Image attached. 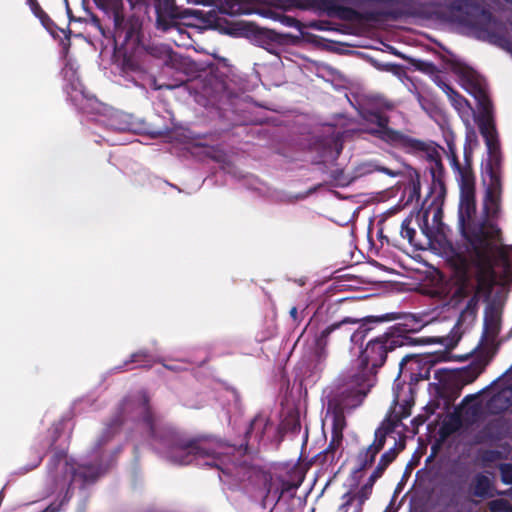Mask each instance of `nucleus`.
Wrapping results in <instances>:
<instances>
[{
  "instance_id": "1",
  "label": "nucleus",
  "mask_w": 512,
  "mask_h": 512,
  "mask_svg": "<svg viewBox=\"0 0 512 512\" xmlns=\"http://www.w3.org/2000/svg\"><path fill=\"white\" fill-rule=\"evenodd\" d=\"M474 183L468 175L461 173L458 224L461 234L471 249V258L479 267L489 265L496 250V239L500 229L489 221L476 224Z\"/></svg>"
},
{
  "instance_id": "2",
  "label": "nucleus",
  "mask_w": 512,
  "mask_h": 512,
  "mask_svg": "<svg viewBox=\"0 0 512 512\" xmlns=\"http://www.w3.org/2000/svg\"><path fill=\"white\" fill-rule=\"evenodd\" d=\"M451 18L467 27L477 39L488 41L512 51V33L507 26L495 20L491 13L474 0H445Z\"/></svg>"
},
{
  "instance_id": "3",
  "label": "nucleus",
  "mask_w": 512,
  "mask_h": 512,
  "mask_svg": "<svg viewBox=\"0 0 512 512\" xmlns=\"http://www.w3.org/2000/svg\"><path fill=\"white\" fill-rule=\"evenodd\" d=\"M371 379L365 375L356 377L344 384H338L327 394V417L332 421V438L325 454L334 453L343 439L346 427L345 413L360 406L370 391Z\"/></svg>"
},
{
  "instance_id": "4",
  "label": "nucleus",
  "mask_w": 512,
  "mask_h": 512,
  "mask_svg": "<svg viewBox=\"0 0 512 512\" xmlns=\"http://www.w3.org/2000/svg\"><path fill=\"white\" fill-rule=\"evenodd\" d=\"M456 73L465 90L474 96L478 102L481 111L476 118V123L489 153L494 155L498 152L499 143L492 116V104L487 95L484 81L476 71L469 67L459 66L456 68Z\"/></svg>"
},
{
  "instance_id": "5",
  "label": "nucleus",
  "mask_w": 512,
  "mask_h": 512,
  "mask_svg": "<svg viewBox=\"0 0 512 512\" xmlns=\"http://www.w3.org/2000/svg\"><path fill=\"white\" fill-rule=\"evenodd\" d=\"M403 331V329L395 327L383 335L370 340L360 356L361 362L365 366V371L353 375L349 379L344 380L341 384L365 375L367 378L371 379L372 387L374 377L371 372L385 363L388 352L393 351L397 347L410 345L412 343L409 336L402 334Z\"/></svg>"
},
{
  "instance_id": "6",
  "label": "nucleus",
  "mask_w": 512,
  "mask_h": 512,
  "mask_svg": "<svg viewBox=\"0 0 512 512\" xmlns=\"http://www.w3.org/2000/svg\"><path fill=\"white\" fill-rule=\"evenodd\" d=\"M370 318H352L345 317L341 321L335 322L316 337V349L320 354H324L329 344H341L350 341L353 344H361L370 328L368 323Z\"/></svg>"
},
{
  "instance_id": "7",
  "label": "nucleus",
  "mask_w": 512,
  "mask_h": 512,
  "mask_svg": "<svg viewBox=\"0 0 512 512\" xmlns=\"http://www.w3.org/2000/svg\"><path fill=\"white\" fill-rule=\"evenodd\" d=\"M225 447L211 440H191L179 441L172 445L167 452V458L173 463L187 465L194 461L211 458L212 461H205L206 465H217L218 460L223 454Z\"/></svg>"
},
{
  "instance_id": "8",
  "label": "nucleus",
  "mask_w": 512,
  "mask_h": 512,
  "mask_svg": "<svg viewBox=\"0 0 512 512\" xmlns=\"http://www.w3.org/2000/svg\"><path fill=\"white\" fill-rule=\"evenodd\" d=\"M480 279L477 284L470 282L467 272L464 271L461 284L455 290L452 301L459 304L462 300H466L464 308L461 310L455 329L461 333L469 329L476 320L479 301H480Z\"/></svg>"
},
{
  "instance_id": "9",
  "label": "nucleus",
  "mask_w": 512,
  "mask_h": 512,
  "mask_svg": "<svg viewBox=\"0 0 512 512\" xmlns=\"http://www.w3.org/2000/svg\"><path fill=\"white\" fill-rule=\"evenodd\" d=\"M374 121L377 123V128L372 130L371 133L398 148L405 149L407 152H427L429 156H432L428 150L429 147L425 142L411 138L399 131L393 130L387 126L388 120L386 117L375 114L372 116Z\"/></svg>"
},
{
  "instance_id": "10",
  "label": "nucleus",
  "mask_w": 512,
  "mask_h": 512,
  "mask_svg": "<svg viewBox=\"0 0 512 512\" xmlns=\"http://www.w3.org/2000/svg\"><path fill=\"white\" fill-rule=\"evenodd\" d=\"M433 366L430 355H406L399 363L400 374L409 375L411 380H428Z\"/></svg>"
},
{
  "instance_id": "11",
  "label": "nucleus",
  "mask_w": 512,
  "mask_h": 512,
  "mask_svg": "<svg viewBox=\"0 0 512 512\" xmlns=\"http://www.w3.org/2000/svg\"><path fill=\"white\" fill-rule=\"evenodd\" d=\"M156 11V27L162 31L174 28L178 20L185 17L182 10L176 6L175 0H154Z\"/></svg>"
},
{
  "instance_id": "12",
  "label": "nucleus",
  "mask_w": 512,
  "mask_h": 512,
  "mask_svg": "<svg viewBox=\"0 0 512 512\" xmlns=\"http://www.w3.org/2000/svg\"><path fill=\"white\" fill-rule=\"evenodd\" d=\"M145 51L148 56L157 60L163 66L173 69L180 67V56L169 45L150 44L145 47Z\"/></svg>"
},
{
  "instance_id": "13",
  "label": "nucleus",
  "mask_w": 512,
  "mask_h": 512,
  "mask_svg": "<svg viewBox=\"0 0 512 512\" xmlns=\"http://www.w3.org/2000/svg\"><path fill=\"white\" fill-rule=\"evenodd\" d=\"M500 182L496 177L491 178V185L487 189L486 196L484 199V211L487 216V220L490 223L492 219L497 218L500 211Z\"/></svg>"
},
{
  "instance_id": "14",
  "label": "nucleus",
  "mask_w": 512,
  "mask_h": 512,
  "mask_svg": "<svg viewBox=\"0 0 512 512\" xmlns=\"http://www.w3.org/2000/svg\"><path fill=\"white\" fill-rule=\"evenodd\" d=\"M386 435L385 429H376L374 442L358 455L359 470H364L374 462L376 455L385 445Z\"/></svg>"
},
{
  "instance_id": "15",
  "label": "nucleus",
  "mask_w": 512,
  "mask_h": 512,
  "mask_svg": "<svg viewBox=\"0 0 512 512\" xmlns=\"http://www.w3.org/2000/svg\"><path fill=\"white\" fill-rule=\"evenodd\" d=\"M99 5L113 10L114 34L115 37H122L127 40L132 36V30L126 29L124 24V16L120 12L122 0H95Z\"/></svg>"
},
{
  "instance_id": "16",
  "label": "nucleus",
  "mask_w": 512,
  "mask_h": 512,
  "mask_svg": "<svg viewBox=\"0 0 512 512\" xmlns=\"http://www.w3.org/2000/svg\"><path fill=\"white\" fill-rule=\"evenodd\" d=\"M512 405V387H505L493 395L487 403L488 410L493 414H499Z\"/></svg>"
},
{
  "instance_id": "17",
  "label": "nucleus",
  "mask_w": 512,
  "mask_h": 512,
  "mask_svg": "<svg viewBox=\"0 0 512 512\" xmlns=\"http://www.w3.org/2000/svg\"><path fill=\"white\" fill-rule=\"evenodd\" d=\"M500 331V318L498 312L491 309L485 312L483 337L494 340Z\"/></svg>"
},
{
  "instance_id": "18",
  "label": "nucleus",
  "mask_w": 512,
  "mask_h": 512,
  "mask_svg": "<svg viewBox=\"0 0 512 512\" xmlns=\"http://www.w3.org/2000/svg\"><path fill=\"white\" fill-rule=\"evenodd\" d=\"M103 472L102 468L93 465H79L76 469L71 468L72 479L75 480L79 477L84 483L95 481Z\"/></svg>"
},
{
  "instance_id": "19",
  "label": "nucleus",
  "mask_w": 512,
  "mask_h": 512,
  "mask_svg": "<svg viewBox=\"0 0 512 512\" xmlns=\"http://www.w3.org/2000/svg\"><path fill=\"white\" fill-rule=\"evenodd\" d=\"M473 495L480 498L492 497L493 486L490 478L484 474H477L472 482Z\"/></svg>"
},
{
  "instance_id": "20",
  "label": "nucleus",
  "mask_w": 512,
  "mask_h": 512,
  "mask_svg": "<svg viewBox=\"0 0 512 512\" xmlns=\"http://www.w3.org/2000/svg\"><path fill=\"white\" fill-rule=\"evenodd\" d=\"M137 413L142 416L143 422L146 424L152 436H155V426L153 423L152 415L148 407V399L142 395L138 401Z\"/></svg>"
},
{
  "instance_id": "21",
  "label": "nucleus",
  "mask_w": 512,
  "mask_h": 512,
  "mask_svg": "<svg viewBox=\"0 0 512 512\" xmlns=\"http://www.w3.org/2000/svg\"><path fill=\"white\" fill-rule=\"evenodd\" d=\"M267 424H268L267 418H265L262 415L255 416L250 423V427L247 430L246 435L251 437L254 434L255 438L261 439L264 434V430H265V427L267 426Z\"/></svg>"
},
{
  "instance_id": "22",
  "label": "nucleus",
  "mask_w": 512,
  "mask_h": 512,
  "mask_svg": "<svg viewBox=\"0 0 512 512\" xmlns=\"http://www.w3.org/2000/svg\"><path fill=\"white\" fill-rule=\"evenodd\" d=\"M397 452L394 448L389 449L386 451L382 456L380 457L379 463L374 470L376 472V475L379 473L380 475L383 474L385 469L388 467V465L393 462V460L396 458Z\"/></svg>"
},
{
  "instance_id": "23",
  "label": "nucleus",
  "mask_w": 512,
  "mask_h": 512,
  "mask_svg": "<svg viewBox=\"0 0 512 512\" xmlns=\"http://www.w3.org/2000/svg\"><path fill=\"white\" fill-rule=\"evenodd\" d=\"M125 116L122 114H115L109 120V127L115 131H127L130 129V123L124 120Z\"/></svg>"
},
{
  "instance_id": "24",
  "label": "nucleus",
  "mask_w": 512,
  "mask_h": 512,
  "mask_svg": "<svg viewBox=\"0 0 512 512\" xmlns=\"http://www.w3.org/2000/svg\"><path fill=\"white\" fill-rule=\"evenodd\" d=\"M265 487L267 489L266 491V494L263 498V501H267L269 500L270 498L274 501V503H278L280 501V499L282 498L283 494H284V489L281 488V489H275L273 490L272 488V483H271V479H266L265 480Z\"/></svg>"
},
{
  "instance_id": "25",
  "label": "nucleus",
  "mask_w": 512,
  "mask_h": 512,
  "mask_svg": "<svg viewBox=\"0 0 512 512\" xmlns=\"http://www.w3.org/2000/svg\"><path fill=\"white\" fill-rule=\"evenodd\" d=\"M401 236L408 240L410 244L414 243V236L416 234V231L414 228L411 227V219L406 218L403 220L401 224Z\"/></svg>"
},
{
  "instance_id": "26",
  "label": "nucleus",
  "mask_w": 512,
  "mask_h": 512,
  "mask_svg": "<svg viewBox=\"0 0 512 512\" xmlns=\"http://www.w3.org/2000/svg\"><path fill=\"white\" fill-rule=\"evenodd\" d=\"M488 506L491 512H512V506L504 499L492 500Z\"/></svg>"
},
{
  "instance_id": "27",
  "label": "nucleus",
  "mask_w": 512,
  "mask_h": 512,
  "mask_svg": "<svg viewBox=\"0 0 512 512\" xmlns=\"http://www.w3.org/2000/svg\"><path fill=\"white\" fill-rule=\"evenodd\" d=\"M447 96L452 102L453 106L458 110L464 108L468 104L466 99L457 93L454 89L452 90V93L447 94Z\"/></svg>"
},
{
  "instance_id": "28",
  "label": "nucleus",
  "mask_w": 512,
  "mask_h": 512,
  "mask_svg": "<svg viewBox=\"0 0 512 512\" xmlns=\"http://www.w3.org/2000/svg\"><path fill=\"white\" fill-rule=\"evenodd\" d=\"M501 474V481L504 484H512V464H502L499 468Z\"/></svg>"
},
{
  "instance_id": "29",
  "label": "nucleus",
  "mask_w": 512,
  "mask_h": 512,
  "mask_svg": "<svg viewBox=\"0 0 512 512\" xmlns=\"http://www.w3.org/2000/svg\"><path fill=\"white\" fill-rule=\"evenodd\" d=\"M372 492V489L368 485H363L361 489L358 491V493L355 496L357 498L358 502L360 503V506L364 504V502L369 498L370 494Z\"/></svg>"
},
{
  "instance_id": "30",
  "label": "nucleus",
  "mask_w": 512,
  "mask_h": 512,
  "mask_svg": "<svg viewBox=\"0 0 512 512\" xmlns=\"http://www.w3.org/2000/svg\"><path fill=\"white\" fill-rule=\"evenodd\" d=\"M374 170L382 172V173H385L386 175H388L390 177H398V176L401 175V171L400 170L389 169L387 167H384V166H381V165H378V164H376L374 166Z\"/></svg>"
},
{
  "instance_id": "31",
  "label": "nucleus",
  "mask_w": 512,
  "mask_h": 512,
  "mask_svg": "<svg viewBox=\"0 0 512 512\" xmlns=\"http://www.w3.org/2000/svg\"><path fill=\"white\" fill-rule=\"evenodd\" d=\"M338 15L342 19L351 20L355 17L356 12L351 8L341 7L338 9Z\"/></svg>"
},
{
  "instance_id": "32",
  "label": "nucleus",
  "mask_w": 512,
  "mask_h": 512,
  "mask_svg": "<svg viewBox=\"0 0 512 512\" xmlns=\"http://www.w3.org/2000/svg\"><path fill=\"white\" fill-rule=\"evenodd\" d=\"M342 499L344 500V503L340 506V510L342 512H347V509L352 504L353 500L355 499V496L352 495L350 492H347L342 496Z\"/></svg>"
},
{
  "instance_id": "33",
  "label": "nucleus",
  "mask_w": 512,
  "mask_h": 512,
  "mask_svg": "<svg viewBox=\"0 0 512 512\" xmlns=\"http://www.w3.org/2000/svg\"><path fill=\"white\" fill-rule=\"evenodd\" d=\"M436 85L442 89V91L447 95L452 93L453 88L449 86L445 81H443L440 77L436 76L434 79Z\"/></svg>"
},
{
  "instance_id": "34",
  "label": "nucleus",
  "mask_w": 512,
  "mask_h": 512,
  "mask_svg": "<svg viewBox=\"0 0 512 512\" xmlns=\"http://www.w3.org/2000/svg\"><path fill=\"white\" fill-rule=\"evenodd\" d=\"M423 225H420V228L422 230V232L427 236V237H431V231L428 227V211H425L424 212V215H423Z\"/></svg>"
},
{
  "instance_id": "35",
  "label": "nucleus",
  "mask_w": 512,
  "mask_h": 512,
  "mask_svg": "<svg viewBox=\"0 0 512 512\" xmlns=\"http://www.w3.org/2000/svg\"><path fill=\"white\" fill-rule=\"evenodd\" d=\"M27 1V4L30 6L31 10L33 11V13L40 17V14L43 13V11L41 10L39 4L37 3V0H26Z\"/></svg>"
},
{
  "instance_id": "36",
  "label": "nucleus",
  "mask_w": 512,
  "mask_h": 512,
  "mask_svg": "<svg viewBox=\"0 0 512 512\" xmlns=\"http://www.w3.org/2000/svg\"><path fill=\"white\" fill-rule=\"evenodd\" d=\"M223 11L228 14H236L241 11V7L237 4H231L227 9L223 8Z\"/></svg>"
},
{
  "instance_id": "37",
  "label": "nucleus",
  "mask_w": 512,
  "mask_h": 512,
  "mask_svg": "<svg viewBox=\"0 0 512 512\" xmlns=\"http://www.w3.org/2000/svg\"><path fill=\"white\" fill-rule=\"evenodd\" d=\"M152 87L154 90H161V89H168V90H171L173 89L175 86L173 85H166V84H163V85H158L157 84V81L155 78L152 79Z\"/></svg>"
},
{
  "instance_id": "38",
  "label": "nucleus",
  "mask_w": 512,
  "mask_h": 512,
  "mask_svg": "<svg viewBox=\"0 0 512 512\" xmlns=\"http://www.w3.org/2000/svg\"><path fill=\"white\" fill-rule=\"evenodd\" d=\"M382 475H380L379 473L376 475V472L373 471V473L370 475L369 479H368V482L365 484V485H368L370 486V488L372 489L375 481L380 478Z\"/></svg>"
},
{
  "instance_id": "39",
  "label": "nucleus",
  "mask_w": 512,
  "mask_h": 512,
  "mask_svg": "<svg viewBox=\"0 0 512 512\" xmlns=\"http://www.w3.org/2000/svg\"><path fill=\"white\" fill-rule=\"evenodd\" d=\"M289 313H290V316H291L294 320H296V319H297L298 310H297V308H296V307H292V308L290 309V312H289Z\"/></svg>"
},
{
  "instance_id": "40",
  "label": "nucleus",
  "mask_w": 512,
  "mask_h": 512,
  "mask_svg": "<svg viewBox=\"0 0 512 512\" xmlns=\"http://www.w3.org/2000/svg\"><path fill=\"white\" fill-rule=\"evenodd\" d=\"M57 509L52 507V506H49L47 507L45 510H43L42 512H56Z\"/></svg>"
},
{
  "instance_id": "41",
  "label": "nucleus",
  "mask_w": 512,
  "mask_h": 512,
  "mask_svg": "<svg viewBox=\"0 0 512 512\" xmlns=\"http://www.w3.org/2000/svg\"><path fill=\"white\" fill-rule=\"evenodd\" d=\"M131 406H132V404L130 402H126L124 405V410L125 411L129 410Z\"/></svg>"
},
{
  "instance_id": "42",
  "label": "nucleus",
  "mask_w": 512,
  "mask_h": 512,
  "mask_svg": "<svg viewBox=\"0 0 512 512\" xmlns=\"http://www.w3.org/2000/svg\"><path fill=\"white\" fill-rule=\"evenodd\" d=\"M138 357H139V354H138V353H137V354H133V355H132V360H131V361H136Z\"/></svg>"
},
{
  "instance_id": "43",
  "label": "nucleus",
  "mask_w": 512,
  "mask_h": 512,
  "mask_svg": "<svg viewBox=\"0 0 512 512\" xmlns=\"http://www.w3.org/2000/svg\"><path fill=\"white\" fill-rule=\"evenodd\" d=\"M361 511H362V506H360V503L358 502V507L355 510V512H361Z\"/></svg>"
},
{
  "instance_id": "44",
  "label": "nucleus",
  "mask_w": 512,
  "mask_h": 512,
  "mask_svg": "<svg viewBox=\"0 0 512 512\" xmlns=\"http://www.w3.org/2000/svg\"><path fill=\"white\" fill-rule=\"evenodd\" d=\"M498 494H500V495H506V494H508V492H506V491H505V492H499Z\"/></svg>"
},
{
  "instance_id": "45",
  "label": "nucleus",
  "mask_w": 512,
  "mask_h": 512,
  "mask_svg": "<svg viewBox=\"0 0 512 512\" xmlns=\"http://www.w3.org/2000/svg\"><path fill=\"white\" fill-rule=\"evenodd\" d=\"M475 377H476V376H474V377H472L471 379L467 380V382H473V380H474V378H475Z\"/></svg>"
},
{
  "instance_id": "46",
  "label": "nucleus",
  "mask_w": 512,
  "mask_h": 512,
  "mask_svg": "<svg viewBox=\"0 0 512 512\" xmlns=\"http://www.w3.org/2000/svg\"><path fill=\"white\" fill-rule=\"evenodd\" d=\"M505 1H506V2H509V3H511V4H512V0H505Z\"/></svg>"
}]
</instances>
